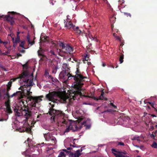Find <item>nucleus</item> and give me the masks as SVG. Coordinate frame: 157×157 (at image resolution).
<instances>
[{"label": "nucleus", "instance_id": "24", "mask_svg": "<svg viewBox=\"0 0 157 157\" xmlns=\"http://www.w3.org/2000/svg\"><path fill=\"white\" fill-rule=\"evenodd\" d=\"M6 112L9 114L12 113V111L10 108V106L6 107Z\"/></svg>", "mask_w": 157, "mask_h": 157}, {"label": "nucleus", "instance_id": "64", "mask_svg": "<svg viewBox=\"0 0 157 157\" xmlns=\"http://www.w3.org/2000/svg\"><path fill=\"white\" fill-rule=\"evenodd\" d=\"M136 157H140V156H139V155H138Z\"/></svg>", "mask_w": 157, "mask_h": 157}, {"label": "nucleus", "instance_id": "31", "mask_svg": "<svg viewBox=\"0 0 157 157\" xmlns=\"http://www.w3.org/2000/svg\"><path fill=\"white\" fill-rule=\"evenodd\" d=\"M151 146L154 148L157 149V144L155 141H153Z\"/></svg>", "mask_w": 157, "mask_h": 157}, {"label": "nucleus", "instance_id": "57", "mask_svg": "<svg viewBox=\"0 0 157 157\" xmlns=\"http://www.w3.org/2000/svg\"><path fill=\"white\" fill-rule=\"evenodd\" d=\"M28 157H32L31 156V155H28Z\"/></svg>", "mask_w": 157, "mask_h": 157}, {"label": "nucleus", "instance_id": "10", "mask_svg": "<svg viewBox=\"0 0 157 157\" xmlns=\"http://www.w3.org/2000/svg\"><path fill=\"white\" fill-rule=\"evenodd\" d=\"M65 27L67 29H70L73 28L74 25L72 24V23L69 21L66 22H64Z\"/></svg>", "mask_w": 157, "mask_h": 157}, {"label": "nucleus", "instance_id": "26", "mask_svg": "<svg viewBox=\"0 0 157 157\" xmlns=\"http://www.w3.org/2000/svg\"><path fill=\"white\" fill-rule=\"evenodd\" d=\"M9 53L10 51H9V50L5 52H2L1 51V49H0V55L8 56V54Z\"/></svg>", "mask_w": 157, "mask_h": 157}, {"label": "nucleus", "instance_id": "6", "mask_svg": "<svg viewBox=\"0 0 157 157\" xmlns=\"http://www.w3.org/2000/svg\"><path fill=\"white\" fill-rule=\"evenodd\" d=\"M57 95V94L56 92H52L46 94L45 97L49 101H51L53 103H57L59 101L55 98Z\"/></svg>", "mask_w": 157, "mask_h": 157}, {"label": "nucleus", "instance_id": "20", "mask_svg": "<svg viewBox=\"0 0 157 157\" xmlns=\"http://www.w3.org/2000/svg\"><path fill=\"white\" fill-rule=\"evenodd\" d=\"M49 141L50 142L51 144H56V138L53 136Z\"/></svg>", "mask_w": 157, "mask_h": 157}, {"label": "nucleus", "instance_id": "45", "mask_svg": "<svg viewBox=\"0 0 157 157\" xmlns=\"http://www.w3.org/2000/svg\"><path fill=\"white\" fill-rule=\"evenodd\" d=\"M120 42L121 43L120 44V45L121 46H122L124 44V42L123 41H122V40H121V42Z\"/></svg>", "mask_w": 157, "mask_h": 157}, {"label": "nucleus", "instance_id": "55", "mask_svg": "<svg viewBox=\"0 0 157 157\" xmlns=\"http://www.w3.org/2000/svg\"><path fill=\"white\" fill-rule=\"evenodd\" d=\"M113 25H112V30L113 31Z\"/></svg>", "mask_w": 157, "mask_h": 157}, {"label": "nucleus", "instance_id": "30", "mask_svg": "<svg viewBox=\"0 0 157 157\" xmlns=\"http://www.w3.org/2000/svg\"><path fill=\"white\" fill-rule=\"evenodd\" d=\"M7 99V100L5 102V105L6 107L10 106V99Z\"/></svg>", "mask_w": 157, "mask_h": 157}, {"label": "nucleus", "instance_id": "29", "mask_svg": "<svg viewBox=\"0 0 157 157\" xmlns=\"http://www.w3.org/2000/svg\"><path fill=\"white\" fill-rule=\"evenodd\" d=\"M58 157H66V155L64 152L61 151L60 152Z\"/></svg>", "mask_w": 157, "mask_h": 157}, {"label": "nucleus", "instance_id": "62", "mask_svg": "<svg viewBox=\"0 0 157 157\" xmlns=\"http://www.w3.org/2000/svg\"><path fill=\"white\" fill-rule=\"evenodd\" d=\"M85 60L86 61H88V59H86V57H85Z\"/></svg>", "mask_w": 157, "mask_h": 157}, {"label": "nucleus", "instance_id": "41", "mask_svg": "<svg viewBox=\"0 0 157 157\" xmlns=\"http://www.w3.org/2000/svg\"><path fill=\"white\" fill-rule=\"evenodd\" d=\"M116 37L117 38V39L118 40H119L120 42H121L122 39L121 38L117 36Z\"/></svg>", "mask_w": 157, "mask_h": 157}, {"label": "nucleus", "instance_id": "60", "mask_svg": "<svg viewBox=\"0 0 157 157\" xmlns=\"http://www.w3.org/2000/svg\"><path fill=\"white\" fill-rule=\"evenodd\" d=\"M39 117V115H38L37 116V118H38Z\"/></svg>", "mask_w": 157, "mask_h": 157}, {"label": "nucleus", "instance_id": "9", "mask_svg": "<svg viewBox=\"0 0 157 157\" xmlns=\"http://www.w3.org/2000/svg\"><path fill=\"white\" fill-rule=\"evenodd\" d=\"M74 86L75 87V90L74 91H72V93L71 94V96H72V98L74 100H75L76 99H77V97L78 95L80 96L82 95V93L81 92V91L82 89V87L80 89V92L81 93V94H76V95H74V94H75V92H77V89L76 88V87H75V86L74 85Z\"/></svg>", "mask_w": 157, "mask_h": 157}, {"label": "nucleus", "instance_id": "23", "mask_svg": "<svg viewBox=\"0 0 157 157\" xmlns=\"http://www.w3.org/2000/svg\"><path fill=\"white\" fill-rule=\"evenodd\" d=\"M37 53L39 56H40V55H44L43 50L41 47H40V49L37 51Z\"/></svg>", "mask_w": 157, "mask_h": 157}, {"label": "nucleus", "instance_id": "54", "mask_svg": "<svg viewBox=\"0 0 157 157\" xmlns=\"http://www.w3.org/2000/svg\"><path fill=\"white\" fill-rule=\"evenodd\" d=\"M151 137H153V138H154V137H155L154 135L153 134H152V135H151Z\"/></svg>", "mask_w": 157, "mask_h": 157}, {"label": "nucleus", "instance_id": "53", "mask_svg": "<svg viewBox=\"0 0 157 157\" xmlns=\"http://www.w3.org/2000/svg\"><path fill=\"white\" fill-rule=\"evenodd\" d=\"M105 65H106V64H105V63H103V64H102V66H103V67H105Z\"/></svg>", "mask_w": 157, "mask_h": 157}, {"label": "nucleus", "instance_id": "5", "mask_svg": "<svg viewBox=\"0 0 157 157\" xmlns=\"http://www.w3.org/2000/svg\"><path fill=\"white\" fill-rule=\"evenodd\" d=\"M59 46L62 51L66 53H69L71 54L73 51L74 48L68 44H65L63 42H61L59 44Z\"/></svg>", "mask_w": 157, "mask_h": 157}, {"label": "nucleus", "instance_id": "48", "mask_svg": "<svg viewBox=\"0 0 157 157\" xmlns=\"http://www.w3.org/2000/svg\"><path fill=\"white\" fill-rule=\"evenodd\" d=\"M109 67L112 68H114V66L113 65H110L109 66Z\"/></svg>", "mask_w": 157, "mask_h": 157}, {"label": "nucleus", "instance_id": "28", "mask_svg": "<svg viewBox=\"0 0 157 157\" xmlns=\"http://www.w3.org/2000/svg\"><path fill=\"white\" fill-rule=\"evenodd\" d=\"M124 59V55L123 54H121V55L120 56L119 58V61L120 62V63H122L123 62Z\"/></svg>", "mask_w": 157, "mask_h": 157}, {"label": "nucleus", "instance_id": "14", "mask_svg": "<svg viewBox=\"0 0 157 157\" xmlns=\"http://www.w3.org/2000/svg\"><path fill=\"white\" fill-rule=\"evenodd\" d=\"M60 99L61 101L63 103H66L67 100L69 101V99L68 98L65 96H62L59 98Z\"/></svg>", "mask_w": 157, "mask_h": 157}, {"label": "nucleus", "instance_id": "11", "mask_svg": "<svg viewBox=\"0 0 157 157\" xmlns=\"http://www.w3.org/2000/svg\"><path fill=\"white\" fill-rule=\"evenodd\" d=\"M82 147H81L80 149L77 150L74 153V157H79L82 154L81 152L82 151Z\"/></svg>", "mask_w": 157, "mask_h": 157}, {"label": "nucleus", "instance_id": "36", "mask_svg": "<svg viewBox=\"0 0 157 157\" xmlns=\"http://www.w3.org/2000/svg\"><path fill=\"white\" fill-rule=\"evenodd\" d=\"M118 145H120L121 146H124V143L121 142H118Z\"/></svg>", "mask_w": 157, "mask_h": 157}, {"label": "nucleus", "instance_id": "32", "mask_svg": "<svg viewBox=\"0 0 157 157\" xmlns=\"http://www.w3.org/2000/svg\"><path fill=\"white\" fill-rule=\"evenodd\" d=\"M25 44V42L24 41H21V43L19 45V46L21 47L22 48L24 49H26V48H25L24 47V45Z\"/></svg>", "mask_w": 157, "mask_h": 157}, {"label": "nucleus", "instance_id": "35", "mask_svg": "<svg viewBox=\"0 0 157 157\" xmlns=\"http://www.w3.org/2000/svg\"><path fill=\"white\" fill-rule=\"evenodd\" d=\"M20 39L19 37H17V38H16L15 39V41L14 42H15V43L16 44L17 43H19L20 41Z\"/></svg>", "mask_w": 157, "mask_h": 157}, {"label": "nucleus", "instance_id": "51", "mask_svg": "<svg viewBox=\"0 0 157 157\" xmlns=\"http://www.w3.org/2000/svg\"><path fill=\"white\" fill-rule=\"evenodd\" d=\"M14 42V44L13 45V46L14 47H15L16 46L17 44H16L15 42Z\"/></svg>", "mask_w": 157, "mask_h": 157}, {"label": "nucleus", "instance_id": "19", "mask_svg": "<svg viewBox=\"0 0 157 157\" xmlns=\"http://www.w3.org/2000/svg\"><path fill=\"white\" fill-rule=\"evenodd\" d=\"M9 91H8V90H7L5 94V96L4 97V98L5 99H9L10 98H12L11 97V95H10L9 93Z\"/></svg>", "mask_w": 157, "mask_h": 157}, {"label": "nucleus", "instance_id": "59", "mask_svg": "<svg viewBox=\"0 0 157 157\" xmlns=\"http://www.w3.org/2000/svg\"><path fill=\"white\" fill-rule=\"evenodd\" d=\"M136 146V147H139V146H138V145H136V146Z\"/></svg>", "mask_w": 157, "mask_h": 157}, {"label": "nucleus", "instance_id": "42", "mask_svg": "<svg viewBox=\"0 0 157 157\" xmlns=\"http://www.w3.org/2000/svg\"><path fill=\"white\" fill-rule=\"evenodd\" d=\"M107 8L108 9L111 8V6L109 3L108 2L107 3Z\"/></svg>", "mask_w": 157, "mask_h": 157}, {"label": "nucleus", "instance_id": "46", "mask_svg": "<svg viewBox=\"0 0 157 157\" xmlns=\"http://www.w3.org/2000/svg\"><path fill=\"white\" fill-rule=\"evenodd\" d=\"M17 58H18V57L22 56V55L20 53H17Z\"/></svg>", "mask_w": 157, "mask_h": 157}, {"label": "nucleus", "instance_id": "17", "mask_svg": "<svg viewBox=\"0 0 157 157\" xmlns=\"http://www.w3.org/2000/svg\"><path fill=\"white\" fill-rule=\"evenodd\" d=\"M27 39L29 44H31V45H33L35 43V42L33 40L32 42L30 41V36L29 34H28L27 36Z\"/></svg>", "mask_w": 157, "mask_h": 157}, {"label": "nucleus", "instance_id": "38", "mask_svg": "<svg viewBox=\"0 0 157 157\" xmlns=\"http://www.w3.org/2000/svg\"><path fill=\"white\" fill-rule=\"evenodd\" d=\"M22 155H24L25 157H27L28 155L27 154L26 151H24L22 153Z\"/></svg>", "mask_w": 157, "mask_h": 157}, {"label": "nucleus", "instance_id": "3", "mask_svg": "<svg viewBox=\"0 0 157 157\" xmlns=\"http://www.w3.org/2000/svg\"><path fill=\"white\" fill-rule=\"evenodd\" d=\"M49 104L51 105V107L49 109L48 113L50 115L52 116L51 118L52 121L55 122L56 120L58 122L67 124L68 122L64 118V113L61 111L54 109L53 108L54 106V104H52L51 103Z\"/></svg>", "mask_w": 157, "mask_h": 157}, {"label": "nucleus", "instance_id": "34", "mask_svg": "<svg viewBox=\"0 0 157 157\" xmlns=\"http://www.w3.org/2000/svg\"><path fill=\"white\" fill-rule=\"evenodd\" d=\"M132 140H136L140 142V140L139 138V137H137L136 136L133 137L132 139Z\"/></svg>", "mask_w": 157, "mask_h": 157}, {"label": "nucleus", "instance_id": "18", "mask_svg": "<svg viewBox=\"0 0 157 157\" xmlns=\"http://www.w3.org/2000/svg\"><path fill=\"white\" fill-rule=\"evenodd\" d=\"M68 65L67 63H63L62 67V70H64L66 71L67 70H68V69H70V67H68Z\"/></svg>", "mask_w": 157, "mask_h": 157}, {"label": "nucleus", "instance_id": "21", "mask_svg": "<svg viewBox=\"0 0 157 157\" xmlns=\"http://www.w3.org/2000/svg\"><path fill=\"white\" fill-rule=\"evenodd\" d=\"M40 58V60L42 61H46L47 60V58L46 56L44 55H40L39 56Z\"/></svg>", "mask_w": 157, "mask_h": 157}, {"label": "nucleus", "instance_id": "1", "mask_svg": "<svg viewBox=\"0 0 157 157\" xmlns=\"http://www.w3.org/2000/svg\"><path fill=\"white\" fill-rule=\"evenodd\" d=\"M29 74L27 71H24L19 75V78L25 82L24 86L25 88H27L26 93H25V95H26L27 99L30 101L29 106L25 105L24 104V102L22 101L20 103H22L23 106L21 105V106H19L18 105L16 106L14 109V111L15 113V115L18 117L24 115L26 119H28L32 116V112L31 111L33 109L34 110L38 109V106H36V104L41 102L42 100V98L44 97L43 96L41 95L39 96H32V93L30 90L32 86L34 85L33 79H29Z\"/></svg>", "mask_w": 157, "mask_h": 157}, {"label": "nucleus", "instance_id": "33", "mask_svg": "<svg viewBox=\"0 0 157 157\" xmlns=\"http://www.w3.org/2000/svg\"><path fill=\"white\" fill-rule=\"evenodd\" d=\"M148 103L150 104L155 109V111H157V110L156 109V108L154 107V105H155V104L153 102H148Z\"/></svg>", "mask_w": 157, "mask_h": 157}, {"label": "nucleus", "instance_id": "13", "mask_svg": "<svg viewBox=\"0 0 157 157\" xmlns=\"http://www.w3.org/2000/svg\"><path fill=\"white\" fill-rule=\"evenodd\" d=\"M53 136L50 133H47L44 134V136L46 141H49Z\"/></svg>", "mask_w": 157, "mask_h": 157}, {"label": "nucleus", "instance_id": "63", "mask_svg": "<svg viewBox=\"0 0 157 157\" xmlns=\"http://www.w3.org/2000/svg\"><path fill=\"white\" fill-rule=\"evenodd\" d=\"M151 128H152V129H154V128L153 126H152V127Z\"/></svg>", "mask_w": 157, "mask_h": 157}, {"label": "nucleus", "instance_id": "16", "mask_svg": "<svg viewBox=\"0 0 157 157\" xmlns=\"http://www.w3.org/2000/svg\"><path fill=\"white\" fill-rule=\"evenodd\" d=\"M124 7L123 8L122 7H121V8H120L119 9L120 11L122 13H123L125 15H126L127 17H131V15L130 13H126V12H124V11L123 10V9H124Z\"/></svg>", "mask_w": 157, "mask_h": 157}, {"label": "nucleus", "instance_id": "15", "mask_svg": "<svg viewBox=\"0 0 157 157\" xmlns=\"http://www.w3.org/2000/svg\"><path fill=\"white\" fill-rule=\"evenodd\" d=\"M63 151L67 153L69 157H74V153L71 151H68L67 149H63Z\"/></svg>", "mask_w": 157, "mask_h": 157}, {"label": "nucleus", "instance_id": "47", "mask_svg": "<svg viewBox=\"0 0 157 157\" xmlns=\"http://www.w3.org/2000/svg\"><path fill=\"white\" fill-rule=\"evenodd\" d=\"M20 52L22 53H24L25 52V51L24 50H19Z\"/></svg>", "mask_w": 157, "mask_h": 157}, {"label": "nucleus", "instance_id": "49", "mask_svg": "<svg viewBox=\"0 0 157 157\" xmlns=\"http://www.w3.org/2000/svg\"><path fill=\"white\" fill-rule=\"evenodd\" d=\"M67 150H72V148H71V147H68L67 148Z\"/></svg>", "mask_w": 157, "mask_h": 157}, {"label": "nucleus", "instance_id": "52", "mask_svg": "<svg viewBox=\"0 0 157 157\" xmlns=\"http://www.w3.org/2000/svg\"><path fill=\"white\" fill-rule=\"evenodd\" d=\"M113 36H114L115 37H116L117 36L116 34L115 33H113Z\"/></svg>", "mask_w": 157, "mask_h": 157}, {"label": "nucleus", "instance_id": "4", "mask_svg": "<svg viewBox=\"0 0 157 157\" xmlns=\"http://www.w3.org/2000/svg\"><path fill=\"white\" fill-rule=\"evenodd\" d=\"M82 119H78V121L76 122V123L74 125H70L69 127L66 128L65 132H69L70 128H71V129H73V130L74 131H77L80 129L83 125L86 126V128H89L90 127V126L86 125V121L82 122Z\"/></svg>", "mask_w": 157, "mask_h": 157}, {"label": "nucleus", "instance_id": "12", "mask_svg": "<svg viewBox=\"0 0 157 157\" xmlns=\"http://www.w3.org/2000/svg\"><path fill=\"white\" fill-rule=\"evenodd\" d=\"M104 93L103 90H102L101 92V94L100 96L98 98H94V99L98 100H104L107 101V98H105L104 97Z\"/></svg>", "mask_w": 157, "mask_h": 157}, {"label": "nucleus", "instance_id": "27", "mask_svg": "<svg viewBox=\"0 0 157 157\" xmlns=\"http://www.w3.org/2000/svg\"><path fill=\"white\" fill-rule=\"evenodd\" d=\"M111 151H112L113 153V154L116 157H117L116 155H115V154H118V153H121V154L122 155H123L122 154V152H121V151H116V150H115V149H114V148H113L111 150Z\"/></svg>", "mask_w": 157, "mask_h": 157}, {"label": "nucleus", "instance_id": "61", "mask_svg": "<svg viewBox=\"0 0 157 157\" xmlns=\"http://www.w3.org/2000/svg\"><path fill=\"white\" fill-rule=\"evenodd\" d=\"M51 3L52 5H54V4L52 2H51Z\"/></svg>", "mask_w": 157, "mask_h": 157}, {"label": "nucleus", "instance_id": "43", "mask_svg": "<svg viewBox=\"0 0 157 157\" xmlns=\"http://www.w3.org/2000/svg\"><path fill=\"white\" fill-rule=\"evenodd\" d=\"M110 105L113 107L114 108L117 107L115 105H114L113 103H110Z\"/></svg>", "mask_w": 157, "mask_h": 157}, {"label": "nucleus", "instance_id": "39", "mask_svg": "<svg viewBox=\"0 0 157 157\" xmlns=\"http://www.w3.org/2000/svg\"><path fill=\"white\" fill-rule=\"evenodd\" d=\"M22 67L24 68L27 69L28 68V65L27 63H26L25 64L23 65H22Z\"/></svg>", "mask_w": 157, "mask_h": 157}, {"label": "nucleus", "instance_id": "44", "mask_svg": "<svg viewBox=\"0 0 157 157\" xmlns=\"http://www.w3.org/2000/svg\"><path fill=\"white\" fill-rule=\"evenodd\" d=\"M76 31L79 34H80L81 33V31L79 29L76 30Z\"/></svg>", "mask_w": 157, "mask_h": 157}, {"label": "nucleus", "instance_id": "22", "mask_svg": "<svg viewBox=\"0 0 157 157\" xmlns=\"http://www.w3.org/2000/svg\"><path fill=\"white\" fill-rule=\"evenodd\" d=\"M12 81H10L8 82V84L7 85V90H8V91H9L11 89V87L12 86Z\"/></svg>", "mask_w": 157, "mask_h": 157}, {"label": "nucleus", "instance_id": "7", "mask_svg": "<svg viewBox=\"0 0 157 157\" xmlns=\"http://www.w3.org/2000/svg\"><path fill=\"white\" fill-rule=\"evenodd\" d=\"M15 13L14 12H9L8 15L5 16L2 15L0 16V18L5 17L7 21L10 22L11 25H13L15 24L14 18L13 17V15Z\"/></svg>", "mask_w": 157, "mask_h": 157}, {"label": "nucleus", "instance_id": "2", "mask_svg": "<svg viewBox=\"0 0 157 157\" xmlns=\"http://www.w3.org/2000/svg\"><path fill=\"white\" fill-rule=\"evenodd\" d=\"M70 69H68L66 71L63 70L59 74V76L61 78L64 80H67V79H70L73 78L74 80V85L77 89V92L74 95L76 94H80L81 93L80 89L82 87L84 84V82L85 81V78H87V77L84 76L83 73L80 71L78 67L77 68L76 71L75 72V75H72L70 73Z\"/></svg>", "mask_w": 157, "mask_h": 157}, {"label": "nucleus", "instance_id": "8", "mask_svg": "<svg viewBox=\"0 0 157 157\" xmlns=\"http://www.w3.org/2000/svg\"><path fill=\"white\" fill-rule=\"evenodd\" d=\"M25 96V93L23 92V90H22V92L19 91L14 93L13 94L11 95V97H13L14 96H17L19 99H21L23 98Z\"/></svg>", "mask_w": 157, "mask_h": 157}, {"label": "nucleus", "instance_id": "25", "mask_svg": "<svg viewBox=\"0 0 157 157\" xmlns=\"http://www.w3.org/2000/svg\"><path fill=\"white\" fill-rule=\"evenodd\" d=\"M76 140V139H74V140H73V145H71V144H70V146L71 147H77V148H79L80 147H81V146L80 145H78L76 144H75V141Z\"/></svg>", "mask_w": 157, "mask_h": 157}, {"label": "nucleus", "instance_id": "56", "mask_svg": "<svg viewBox=\"0 0 157 157\" xmlns=\"http://www.w3.org/2000/svg\"><path fill=\"white\" fill-rule=\"evenodd\" d=\"M135 151L137 153H138L139 152V151L138 150H135Z\"/></svg>", "mask_w": 157, "mask_h": 157}, {"label": "nucleus", "instance_id": "58", "mask_svg": "<svg viewBox=\"0 0 157 157\" xmlns=\"http://www.w3.org/2000/svg\"><path fill=\"white\" fill-rule=\"evenodd\" d=\"M153 117H156V116L155 115H152Z\"/></svg>", "mask_w": 157, "mask_h": 157}, {"label": "nucleus", "instance_id": "40", "mask_svg": "<svg viewBox=\"0 0 157 157\" xmlns=\"http://www.w3.org/2000/svg\"><path fill=\"white\" fill-rule=\"evenodd\" d=\"M92 37V38L94 40V41H95L97 42H98V40L97 39V38H96V37H93V36H91Z\"/></svg>", "mask_w": 157, "mask_h": 157}, {"label": "nucleus", "instance_id": "37", "mask_svg": "<svg viewBox=\"0 0 157 157\" xmlns=\"http://www.w3.org/2000/svg\"><path fill=\"white\" fill-rule=\"evenodd\" d=\"M72 29L75 31H76V30L79 29V28L78 27H75V26L74 25L73 27L72 28Z\"/></svg>", "mask_w": 157, "mask_h": 157}, {"label": "nucleus", "instance_id": "50", "mask_svg": "<svg viewBox=\"0 0 157 157\" xmlns=\"http://www.w3.org/2000/svg\"><path fill=\"white\" fill-rule=\"evenodd\" d=\"M105 3H106L107 4L108 3L107 0H102Z\"/></svg>", "mask_w": 157, "mask_h": 157}]
</instances>
